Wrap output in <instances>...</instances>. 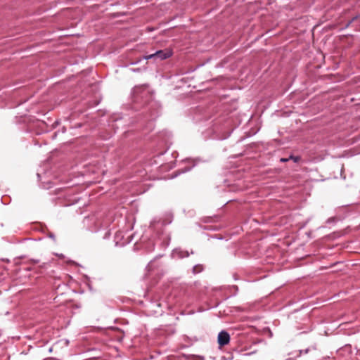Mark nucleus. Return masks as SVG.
I'll use <instances>...</instances> for the list:
<instances>
[{
  "instance_id": "obj_1",
  "label": "nucleus",
  "mask_w": 360,
  "mask_h": 360,
  "mask_svg": "<svg viewBox=\"0 0 360 360\" xmlns=\"http://www.w3.org/2000/svg\"><path fill=\"white\" fill-rule=\"evenodd\" d=\"M84 223L89 226L91 231L96 232L101 228H107L110 225V219H104L101 215H92L86 217Z\"/></svg>"
},
{
  "instance_id": "obj_2",
  "label": "nucleus",
  "mask_w": 360,
  "mask_h": 360,
  "mask_svg": "<svg viewBox=\"0 0 360 360\" xmlns=\"http://www.w3.org/2000/svg\"><path fill=\"white\" fill-rule=\"evenodd\" d=\"M172 56V51L169 49L158 50L155 53L147 55L143 57V60H149L151 58H158L160 60L169 58Z\"/></svg>"
},
{
  "instance_id": "obj_3",
  "label": "nucleus",
  "mask_w": 360,
  "mask_h": 360,
  "mask_svg": "<svg viewBox=\"0 0 360 360\" xmlns=\"http://www.w3.org/2000/svg\"><path fill=\"white\" fill-rule=\"evenodd\" d=\"M230 342V335L226 330H221L217 336V342L220 347L228 345Z\"/></svg>"
},
{
  "instance_id": "obj_4",
  "label": "nucleus",
  "mask_w": 360,
  "mask_h": 360,
  "mask_svg": "<svg viewBox=\"0 0 360 360\" xmlns=\"http://www.w3.org/2000/svg\"><path fill=\"white\" fill-rule=\"evenodd\" d=\"M189 256L188 251L183 250L180 248H176L172 251V257L176 259H182Z\"/></svg>"
},
{
  "instance_id": "obj_5",
  "label": "nucleus",
  "mask_w": 360,
  "mask_h": 360,
  "mask_svg": "<svg viewBox=\"0 0 360 360\" xmlns=\"http://www.w3.org/2000/svg\"><path fill=\"white\" fill-rule=\"evenodd\" d=\"M147 89L148 86L146 85L135 86L133 89L134 96L136 98H138L139 97V94H141L142 91H146Z\"/></svg>"
},
{
  "instance_id": "obj_6",
  "label": "nucleus",
  "mask_w": 360,
  "mask_h": 360,
  "mask_svg": "<svg viewBox=\"0 0 360 360\" xmlns=\"http://www.w3.org/2000/svg\"><path fill=\"white\" fill-rule=\"evenodd\" d=\"M122 237H123V236H122V231H117L115 233V241L116 245L122 246V245H124L125 244L128 243L127 240H125V241H123V242L119 241V240L120 238H122Z\"/></svg>"
},
{
  "instance_id": "obj_7",
  "label": "nucleus",
  "mask_w": 360,
  "mask_h": 360,
  "mask_svg": "<svg viewBox=\"0 0 360 360\" xmlns=\"http://www.w3.org/2000/svg\"><path fill=\"white\" fill-rule=\"evenodd\" d=\"M203 270V267L202 265L198 264L193 267V273L198 274L201 272Z\"/></svg>"
},
{
  "instance_id": "obj_8",
  "label": "nucleus",
  "mask_w": 360,
  "mask_h": 360,
  "mask_svg": "<svg viewBox=\"0 0 360 360\" xmlns=\"http://www.w3.org/2000/svg\"><path fill=\"white\" fill-rule=\"evenodd\" d=\"M358 18V15H356L354 17H353L346 25L344 27L343 29H346L356 19H357Z\"/></svg>"
},
{
  "instance_id": "obj_9",
  "label": "nucleus",
  "mask_w": 360,
  "mask_h": 360,
  "mask_svg": "<svg viewBox=\"0 0 360 360\" xmlns=\"http://www.w3.org/2000/svg\"><path fill=\"white\" fill-rule=\"evenodd\" d=\"M289 160H293L294 162H297L300 161V156H293V155H290L289 158H288Z\"/></svg>"
},
{
  "instance_id": "obj_10",
  "label": "nucleus",
  "mask_w": 360,
  "mask_h": 360,
  "mask_svg": "<svg viewBox=\"0 0 360 360\" xmlns=\"http://www.w3.org/2000/svg\"><path fill=\"white\" fill-rule=\"evenodd\" d=\"M191 169V167H187V168L184 169V170H182L181 172H179V173L172 176V178H174V177L177 176L180 173H184V172L190 171Z\"/></svg>"
},
{
  "instance_id": "obj_11",
  "label": "nucleus",
  "mask_w": 360,
  "mask_h": 360,
  "mask_svg": "<svg viewBox=\"0 0 360 360\" xmlns=\"http://www.w3.org/2000/svg\"><path fill=\"white\" fill-rule=\"evenodd\" d=\"M309 350H310V348H307L305 349L300 350V355L302 354H307L309 352Z\"/></svg>"
},
{
  "instance_id": "obj_12",
  "label": "nucleus",
  "mask_w": 360,
  "mask_h": 360,
  "mask_svg": "<svg viewBox=\"0 0 360 360\" xmlns=\"http://www.w3.org/2000/svg\"><path fill=\"white\" fill-rule=\"evenodd\" d=\"M30 262L33 264H38L39 263V259H30Z\"/></svg>"
},
{
  "instance_id": "obj_13",
  "label": "nucleus",
  "mask_w": 360,
  "mask_h": 360,
  "mask_svg": "<svg viewBox=\"0 0 360 360\" xmlns=\"http://www.w3.org/2000/svg\"><path fill=\"white\" fill-rule=\"evenodd\" d=\"M131 71L134 72H140L141 71V69L140 68H132L131 69Z\"/></svg>"
},
{
  "instance_id": "obj_14",
  "label": "nucleus",
  "mask_w": 360,
  "mask_h": 360,
  "mask_svg": "<svg viewBox=\"0 0 360 360\" xmlns=\"http://www.w3.org/2000/svg\"><path fill=\"white\" fill-rule=\"evenodd\" d=\"M288 160H289V159H288V158H281V160H280V161H281V162H288Z\"/></svg>"
},
{
  "instance_id": "obj_15",
  "label": "nucleus",
  "mask_w": 360,
  "mask_h": 360,
  "mask_svg": "<svg viewBox=\"0 0 360 360\" xmlns=\"http://www.w3.org/2000/svg\"><path fill=\"white\" fill-rule=\"evenodd\" d=\"M150 264H151V262L147 265L146 266V269L149 271L150 270Z\"/></svg>"
},
{
  "instance_id": "obj_16",
  "label": "nucleus",
  "mask_w": 360,
  "mask_h": 360,
  "mask_svg": "<svg viewBox=\"0 0 360 360\" xmlns=\"http://www.w3.org/2000/svg\"><path fill=\"white\" fill-rule=\"evenodd\" d=\"M49 237L51 238H54V235L53 234H50Z\"/></svg>"
},
{
  "instance_id": "obj_17",
  "label": "nucleus",
  "mask_w": 360,
  "mask_h": 360,
  "mask_svg": "<svg viewBox=\"0 0 360 360\" xmlns=\"http://www.w3.org/2000/svg\"><path fill=\"white\" fill-rule=\"evenodd\" d=\"M136 63H137V62H134V63H131V65H135V64H136Z\"/></svg>"
}]
</instances>
